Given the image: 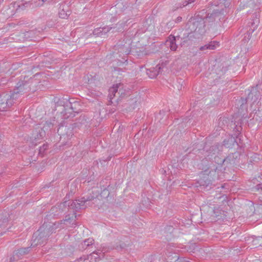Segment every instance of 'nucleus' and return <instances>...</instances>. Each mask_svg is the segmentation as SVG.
Instances as JSON below:
<instances>
[{"instance_id": "obj_23", "label": "nucleus", "mask_w": 262, "mask_h": 262, "mask_svg": "<svg viewBox=\"0 0 262 262\" xmlns=\"http://www.w3.org/2000/svg\"><path fill=\"white\" fill-rule=\"evenodd\" d=\"M259 238H261V236H258L257 237H256L253 240L252 243L253 245L256 246L257 244H258V243L257 242Z\"/></svg>"}, {"instance_id": "obj_30", "label": "nucleus", "mask_w": 262, "mask_h": 262, "mask_svg": "<svg viewBox=\"0 0 262 262\" xmlns=\"http://www.w3.org/2000/svg\"><path fill=\"white\" fill-rule=\"evenodd\" d=\"M47 1V0H42V1L43 2H45Z\"/></svg>"}, {"instance_id": "obj_33", "label": "nucleus", "mask_w": 262, "mask_h": 262, "mask_svg": "<svg viewBox=\"0 0 262 262\" xmlns=\"http://www.w3.org/2000/svg\"><path fill=\"white\" fill-rule=\"evenodd\" d=\"M261 238H262V236H261Z\"/></svg>"}, {"instance_id": "obj_14", "label": "nucleus", "mask_w": 262, "mask_h": 262, "mask_svg": "<svg viewBox=\"0 0 262 262\" xmlns=\"http://www.w3.org/2000/svg\"><path fill=\"white\" fill-rule=\"evenodd\" d=\"M141 100L140 98L133 99L130 100L129 104L131 105L132 108L130 109H135L138 107L140 105Z\"/></svg>"}, {"instance_id": "obj_6", "label": "nucleus", "mask_w": 262, "mask_h": 262, "mask_svg": "<svg viewBox=\"0 0 262 262\" xmlns=\"http://www.w3.org/2000/svg\"><path fill=\"white\" fill-rule=\"evenodd\" d=\"M103 255V253L99 251H94L87 256H83L80 258V260L83 262H95L98 260Z\"/></svg>"}, {"instance_id": "obj_11", "label": "nucleus", "mask_w": 262, "mask_h": 262, "mask_svg": "<svg viewBox=\"0 0 262 262\" xmlns=\"http://www.w3.org/2000/svg\"><path fill=\"white\" fill-rule=\"evenodd\" d=\"M88 201V199H85L84 198L80 200H75L71 204V207L75 210L83 209L85 208V203Z\"/></svg>"}, {"instance_id": "obj_2", "label": "nucleus", "mask_w": 262, "mask_h": 262, "mask_svg": "<svg viewBox=\"0 0 262 262\" xmlns=\"http://www.w3.org/2000/svg\"><path fill=\"white\" fill-rule=\"evenodd\" d=\"M232 125H234L233 132L235 133L231 135L230 137V144L232 143V146H230V150L232 151H230V153L232 154V163L236 165L239 162L242 150V145H240L238 142V140H241L238 136L241 134L242 127L241 125H236L235 123H234L233 124H230V126Z\"/></svg>"}, {"instance_id": "obj_5", "label": "nucleus", "mask_w": 262, "mask_h": 262, "mask_svg": "<svg viewBox=\"0 0 262 262\" xmlns=\"http://www.w3.org/2000/svg\"><path fill=\"white\" fill-rule=\"evenodd\" d=\"M233 58L234 59H233L232 63H230V67H232L233 73L235 75L237 72L241 70L242 67H244L245 63L243 62V60H245V62H246L247 59L244 56L242 55L239 56V54H238L236 57H233Z\"/></svg>"}, {"instance_id": "obj_3", "label": "nucleus", "mask_w": 262, "mask_h": 262, "mask_svg": "<svg viewBox=\"0 0 262 262\" xmlns=\"http://www.w3.org/2000/svg\"><path fill=\"white\" fill-rule=\"evenodd\" d=\"M56 223L54 224L49 227L47 225L43 224L33 236L32 243L30 247H35L38 245H41L43 241L47 239V236H49L58 227Z\"/></svg>"}, {"instance_id": "obj_28", "label": "nucleus", "mask_w": 262, "mask_h": 262, "mask_svg": "<svg viewBox=\"0 0 262 262\" xmlns=\"http://www.w3.org/2000/svg\"><path fill=\"white\" fill-rule=\"evenodd\" d=\"M124 52L126 54H129V52L127 51H124Z\"/></svg>"}, {"instance_id": "obj_1", "label": "nucleus", "mask_w": 262, "mask_h": 262, "mask_svg": "<svg viewBox=\"0 0 262 262\" xmlns=\"http://www.w3.org/2000/svg\"><path fill=\"white\" fill-rule=\"evenodd\" d=\"M26 84V82L19 81L17 83L16 89L12 94L0 95V112L7 111L13 104L14 100L18 98L24 93Z\"/></svg>"}, {"instance_id": "obj_31", "label": "nucleus", "mask_w": 262, "mask_h": 262, "mask_svg": "<svg viewBox=\"0 0 262 262\" xmlns=\"http://www.w3.org/2000/svg\"><path fill=\"white\" fill-rule=\"evenodd\" d=\"M260 206L262 207V203L259 205Z\"/></svg>"}, {"instance_id": "obj_4", "label": "nucleus", "mask_w": 262, "mask_h": 262, "mask_svg": "<svg viewBox=\"0 0 262 262\" xmlns=\"http://www.w3.org/2000/svg\"><path fill=\"white\" fill-rule=\"evenodd\" d=\"M247 99L241 98L239 100H236V105L238 109L237 112L235 114L233 118L237 119L238 121H240L241 124L242 119L248 117V105Z\"/></svg>"}, {"instance_id": "obj_20", "label": "nucleus", "mask_w": 262, "mask_h": 262, "mask_svg": "<svg viewBox=\"0 0 262 262\" xmlns=\"http://www.w3.org/2000/svg\"><path fill=\"white\" fill-rule=\"evenodd\" d=\"M232 83H233V85H230V89L231 88H233V90H235V89H236V86L238 84V83H236L235 80H230V85Z\"/></svg>"}, {"instance_id": "obj_9", "label": "nucleus", "mask_w": 262, "mask_h": 262, "mask_svg": "<svg viewBox=\"0 0 262 262\" xmlns=\"http://www.w3.org/2000/svg\"><path fill=\"white\" fill-rule=\"evenodd\" d=\"M162 69V66L158 64L155 68L147 70L146 74L150 78H154L161 73Z\"/></svg>"}, {"instance_id": "obj_29", "label": "nucleus", "mask_w": 262, "mask_h": 262, "mask_svg": "<svg viewBox=\"0 0 262 262\" xmlns=\"http://www.w3.org/2000/svg\"><path fill=\"white\" fill-rule=\"evenodd\" d=\"M178 21H181V19H182V18H181V17H180V18H179V17H178Z\"/></svg>"}, {"instance_id": "obj_24", "label": "nucleus", "mask_w": 262, "mask_h": 262, "mask_svg": "<svg viewBox=\"0 0 262 262\" xmlns=\"http://www.w3.org/2000/svg\"><path fill=\"white\" fill-rule=\"evenodd\" d=\"M195 0H188V1H186L184 3L183 6H187L189 4H191V3L193 2Z\"/></svg>"}, {"instance_id": "obj_27", "label": "nucleus", "mask_w": 262, "mask_h": 262, "mask_svg": "<svg viewBox=\"0 0 262 262\" xmlns=\"http://www.w3.org/2000/svg\"><path fill=\"white\" fill-rule=\"evenodd\" d=\"M230 192L233 191V192H234L235 191V189H232L230 188Z\"/></svg>"}, {"instance_id": "obj_26", "label": "nucleus", "mask_w": 262, "mask_h": 262, "mask_svg": "<svg viewBox=\"0 0 262 262\" xmlns=\"http://www.w3.org/2000/svg\"><path fill=\"white\" fill-rule=\"evenodd\" d=\"M255 187L257 190L261 189L262 190V183L257 185Z\"/></svg>"}, {"instance_id": "obj_25", "label": "nucleus", "mask_w": 262, "mask_h": 262, "mask_svg": "<svg viewBox=\"0 0 262 262\" xmlns=\"http://www.w3.org/2000/svg\"><path fill=\"white\" fill-rule=\"evenodd\" d=\"M206 49H208L207 44L205 45V46H202V47H201L200 48V50L201 51H203V50H206Z\"/></svg>"}, {"instance_id": "obj_18", "label": "nucleus", "mask_w": 262, "mask_h": 262, "mask_svg": "<svg viewBox=\"0 0 262 262\" xmlns=\"http://www.w3.org/2000/svg\"><path fill=\"white\" fill-rule=\"evenodd\" d=\"M259 19L257 18H256V19L255 20H253L252 22L251 23V26L253 27V29H252V32H253L255 28L257 27Z\"/></svg>"}, {"instance_id": "obj_10", "label": "nucleus", "mask_w": 262, "mask_h": 262, "mask_svg": "<svg viewBox=\"0 0 262 262\" xmlns=\"http://www.w3.org/2000/svg\"><path fill=\"white\" fill-rule=\"evenodd\" d=\"M115 27L106 26L96 28L93 31V34L96 36H102L106 34L111 29Z\"/></svg>"}, {"instance_id": "obj_21", "label": "nucleus", "mask_w": 262, "mask_h": 262, "mask_svg": "<svg viewBox=\"0 0 262 262\" xmlns=\"http://www.w3.org/2000/svg\"><path fill=\"white\" fill-rule=\"evenodd\" d=\"M251 33L247 32V34H245L244 40H245L246 41L249 40L251 37Z\"/></svg>"}, {"instance_id": "obj_19", "label": "nucleus", "mask_w": 262, "mask_h": 262, "mask_svg": "<svg viewBox=\"0 0 262 262\" xmlns=\"http://www.w3.org/2000/svg\"><path fill=\"white\" fill-rule=\"evenodd\" d=\"M8 223V220L7 219H4L3 221V224H0V228H3L4 229H5V228L7 226Z\"/></svg>"}, {"instance_id": "obj_8", "label": "nucleus", "mask_w": 262, "mask_h": 262, "mask_svg": "<svg viewBox=\"0 0 262 262\" xmlns=\"http://www.w3.org/2000/svg\"><path fill=\"white\" fill-rule=\"evenodd\" d=\"M30 249V247L22 248L14 252L13 256L10 258V262L20 259L21 256L29 252Z\"/></svg>"}, {"instance_id": "obj_16", "label": "nucleus", "mask_w": 262, "mask_h": 262, "mask_svg": "<svg viewBox=\"0 0 262 262\" xmlns=\"http://www.w3.org/2000/svg\"><path fill=\"white\" fill-rule=\"evenodd\" d=\"M208 49L214 50L219 46V43L216 41H211L207 44Z\"/></svg>"}, {"instance_id": "obj_32", "label": "nucleus", "mask_w": 262, "mask_h": 262, "mask_svg": "<svg viewBox=\"0 0 262 262\" xmlns=\"http://www.w3.org/2000/svg\"><path fill=\"white\" fill-rule=\"evenodd\" d=\"M63 221H64V222H67V221H68V220H64Z\"/></svg>"}, {"instance_id": "obj_13", "label": "nucleus", "mask_w": 262, "mask_h": 262, "mask_svg": "<svg viewBox=\"0 0 262 262\" xmlns=\"http://www.w3.org/2000/svg\"><path fill=\"white\" fill-rule=\"evenodd\" d=\"M122 85L121 83H116L114 84L113 86L109 90V95L111 99H112L115 96L116 94L118 93V90L120 91Z\"/></svg>"}, {"instance_id": "obj_7", "label": "nucleus", "mask_w": 262, "mask_h": 262, "mask_svg": "<svg viewBox=\"0 0 262 262\" xmlns=\"http://www.w3.org/2000/svg\"><path fill=\"white\" fill-rule=\"evenodd\" d=\"M260 97V93L257 90V89L256 88L252 87L246 99H247V100H249L253 103H254L259 99Z\"/></svg>"}, {"instance_id": "obj_22", "label": "nucleus", "mask_w": 262, "mask_h": 262, "mask_svg": "<svg viewBox=\"0 0 262 262\" xmlns=\"http://www.w3.org/2000/svg\"><path fill=\"white\" fill-rule=\"evenodd\" d=\"M47 147H48L47 145L43 144L42 145V146L40 147L39 152H41L44 151L45 150H46L47 149Z\"/></svg>"}, {"instance_id": "obj_12", "label": "nucleus", "mask_w": 262, "mask_h": 262, "mask_svg": "<svg viewBox=\"0 0 262 262\" xmlns=\"http://www.w3.org/2000/svg\"><path fill=\"white\" fill-rule=\"evenodd\" d=\"M176 39L174 36H170L168 39L166 41V44L171 51H176L178 46L176 42Z\"/></svg>"}, {"instance_id": "obj_15", "label": "nucleus", "mask_w": 262, "mask_h": 262, "mask_svg": "<svg viewBox=\"0 0 262 262\" xmlns=\"http://www.w3.org/2000/svg\"><path fill=\"white\" fill-rule=\"evenodd\" d=\"M94 244V239L93 238H88L81 243V245L82 248L85 249L86 247Z\"/></svg>"}, {"instance_id": "obj_17", "label": "nucleus", "mask_w": 262, "mask_h": 262, "mask_svg": "<svg viewBox=\"0 0 262 262\" xmlns=\"http://www.w3.org/2000/svg\"><path fill=\"white\" fill-rule=\"evenodd\" d=\"M69 14V12L65 11L63 9L59 12V16L61 18H67Z\"/></svg>"}]
</instances>
